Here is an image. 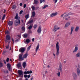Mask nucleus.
Listing matches in <instances>:
<instances>
[{"label":"nucleus","instance_id":"obj_1","mask_svg":"<svg viewBox=\"0 0 80 80\" xmlns=\"http://www.w3.org/2000/svg\"><path fill=\"white\" fill-rule=\"evenodd\" d=\"M11 37L9 35H7L6 36V39L5 40V43H8V45L6 46V49H8L10 46V43L11 42Z\"/></svg>","mask_w":80,"mask_h":80},{"label":"nucleus","instance_id":"obj_2","mask_svg":"<svg viewBox=\"0 0 80 80\" xmlns=\"http://www.w3.org/2000/svg\"><path fill=\"white\" fill-rule=\"evenodd\" d=\"M28 57V53L26 52L23 56V53H21L19 55V61H21L24 60V58H26Z\"/></svg>","mask_w":80,"mask_h":80},{"label":"nucleus","instance_id":"obj_3","mask_svg":"<svg viewBox=\"0 0 80 80\" xmlns=\"http://www.w3.org/2000/svg\"><path fill=\"white\" fill-rule=\"evenodd\" d=\"M58 44H59V43L58 42L56 45V49L57 50L56 52V55L57 56H58V55H59V45Z\"/></svg>","mask_w":80,"mask_h":80},{"label":"nucleus","instance_id":"obj_4","mask_svg":"<svg viewBox=\"0 0 80 80\" xmlns=\"http://www.w3.org/2000/svg\"><path fill=\"white\" fill-rule=\"evenodd\" d=\"M18 73L19 74V77H20L21 78H23V72L22 70H18Z\"/></svg>","mask_w":80,"mask_h":80},{"label":"nucleus","instance_id":"obj_5","mask_svg":"<svg viewBox=\"0 0 80 80\" xmlns=\"http://www.w3.org/2000/svg\"><path fill=\"white\" fill-rule=\"evenodd\" d=\"M72 76L74 80H76V79L77 78V74L75 72H73L72 73Z\"/></svg>","mask_w":80,"mask_h":80},{"label":"nucleus","instance_id":"obj_6","mask_svg":"<svg viewBox=\"0 0 80 80\" xmlns=\"http://www.w3.org/2000/svg\"><path fill=\"white\" fill-rule=\"evenodd\" d=\"M37 32L38 33H41V32H42V28L41 27L39 26L37 30Z\"/></svg>","mask_w":80,"mask_h":80},{"label":"nucleus","instance_id":"obj_7","mask_svg":"<svg viewBox=\"0 0 80 80\" xmlns=\"http://www.w3.org/2000/svg\"><path fill=\"white\" fill-rule=\"evenodd\" d=\"M58 14V13L56 12L54 13H52L50 15V17H55V16H56V15H57Z\"/></svg>","mask_w":80,"mask_h":80},{"label":"nucleus","instance_id":"obj_8","mask_svg":"<svg viewBox=\"0 0 80 80\" xmlns=\"http://www.w3.org/2000/svg\"><path fill=\"white\" fill-rule=\"evenodd\" d=\"M78 45L77 44V46H76L74 48V50L73 51V53H75V52H77L78 50Z\"/></svg>","mask_w":80,"mask_h":80},{"label":"nucleus","instance_id":"obj_9","mask_svg":"<svg viewBox=\"0 0 80 80\" xmlns=\"http://www.w3.org/2000/svg\"><path fill=\"white\" fill-rule=\"evenodd\" d=\"M59 29H60V28H58V26H55L53 29V31L54 32H57V30H59Z\"/></svg>","mask_w":80,"mask_h":80},{"label":"nucleus","instance_id":"obj_10","mask_svg":"<svg viewBox=\"0 0 80 80\" xmlns=\"http://www.w3.org/2000/svg\"><path fill=\"white\" fill-rule=\"evenodd\" d=\"M7 68H8V70H9V71H11V65H10V64L9 63H8L7 64Z\"/></svg>","mask_w":80,"mask_h":80},{"label":"nucleus","instance_id":"obj_11","mask_svg":"<svg viewBox=\"0 0 80 80\" xmlns=\"http://www.w3.org/2000/svg\"><path fill=\"white\" fill-rule=\"evenodd\" d=\"M25 51V48H20L19 52L21 53H23Z\"/></svg>","mask_w":80,"mask_h":80},{"label":"nucleus","instance_id":"obj_12","mask_svg":"<svg viewBox=\"0 0 80 80\" xmlns=\"http://www.w3.org/2000/svg\"><path fill=\"white\" fill-rule=\"evenodd\" d=\"M59 70H60L61 73H62V63H61V62L60 63L59 66Z\"/></svg>","mask_w":80,"mask_h":80},{"label":"nucleus","instance_id":"obj_13","mask_svg":"<svg viewBox=\"0 0 80 80\" xmlns=\"http://www.w3.org/2000/svg\"><path fill=\"white\" fill-rule=\"evenodd\" d=\"M70 25V22H67L64 26L65 28H67V27H69V26Z\"/></svg>","mask_w":80,"mask_h":80},{"label":"nucleus","instance_id":"obj_14","mask_svg":"<svg viewBox=\"0 0 80 80\" xmlns=\"http://www.w3.org/2000/svg\"><path fill=\"white\" fill-rule=\"evenodd\" d=\"M13 22L12 21H9L8 22V25L9 26H12L13 25Z\"/></svg>","mask_w":80,"mask_h":80},{"label":"nucleus","instance_id":"obj_15","mask_svg":"<svg viewBox=\"0 0 80 80\" xmlns=\"http://www.w3.org/2000/svg\"><path fill=\"white\" fill-rule=\"evenodd\" d=\"M74 29V27H72L71 28V32L70 33V35H72V33L73 32V30Z\"/></svg>","mask_w":80,"mask_h":80},{"label":"nucleus","instance_id":"obj_16","mask_svg":"<svg viewBox=\"0 0 80 80\" xmlns=\"http://www.w3.org/2000/svg\"><path fill=\"white\" fill-rule=\"evenodd\" d=\"M77 74L79 76L80 75V70L79 68H77Z\"/></svg>","mask_w":80,"mask_h":80},{"label":"nucleus","instance_id":"obj_17","mask_svg":"<svg viewBox=\"0 0 80 80\" xmlns=\"http://www.w3.org/2000/svg\"><path fill=\"white\" fill-rule=\"evenodd\" d=\"M35 16V12L33 11L32 13L31 18L34 17Z\"/></svg>","mask_w":80,"mask_h":80},{"label":"nucleus","instance_id":"obj_18","mask_svg":"<svg viewBox=\"0 0 80 80\" xmlns=\"http://www.w3.org/2000/svg\"><path fill=\"white\" fill-rule=\"evenodd\" d=\"M38 0H34L33 4H34V5H37V4H38Z\"/></svg>","mask_w":80,"mask_h":80},{"label":"nucleus","instance_id":"obj_19","mask_svg":"<svg viewBox=\"0 0 80 80\" xmlns=\"http://www.w3.org/2000/svg\"><path fill=\"white\" fill-rule=\"evenodd\" d=\"M15 23H18L19 24H20V20L19 19L18 20V21L17 20H16L15 21Z\"/></svg>","mask_w":80,"mask_h":80},{"label":"nucleus","instance_id":"obj_20","mask_svg":"<svg viewBox=\"0 0 80 80\" xmlns=\"http://www.w3.org/2000/svg\"><path fill=\"white\" fill-rule=\"evenodd\" d=\"M76 56L77 58L78 57H80V52H78V53L76 55Z\"/></svg>","mask_w":80,"mask_h":80},{"label":"nucleus","instance_id":"obj_21","mask_svg":"<svg viewBox=\"0 0 80 80\" xmlns=\"http://www.w3.org/2000/svg\"><path fill=\"white\" fill-rule=\"evenodd\" d=\"M18 13H16V16L14 18V19H16V20H18Z\"/></svg>","mask_w":80,"mask_h":80},{"label":"nucleus","instance_id":"obj_22","mask_svg":"<svg viewBox=\"0 0 80 80\" xmlns=\"http://www.w3.org/2000/svg\"><path fill=\"white\" fill-rule=\"evenodd\" d=\"M22 67L24 68H25V67H26V62H24L22 63Z\"/></svg>","mask_w":80,"mask_h":80},{"label":"nucleus","instance_id":"obj_23","mask_svg":"<svg viewBox=\"0 0 80 80\" xmlns=\"http://www.w3.org/2000/svg\"><path fill=\"white\" fill-rule=\"evenodd\" d=\"M33 22V19H31L28 22V23L31 24V23H32Z\"/></svg>","mask_w":80,"mask_h":80},{"label":"nucleus","instance_id":"obj_24","mask_svg":"<svg viewBox=\"0 0 80 80\" xmlns=\"http://www.w3.org/2000/svg\"><path fill=\"white\" fill-rule=\"evenodd\" d=\"M79 30V27L77 26L76 27V28L75 30V32H78V30Z\"/></svg>","mask_w":80,"mask_h":80},{"label":"nucleus","instance_id":"obj_25","mask_svg":"<svg viewBox=\"0 0 80 80\" xmlns=\"http://www.w3.org/2000/svg\"><path fill=\"white\" fill-rule=\"evenodd\" d=\"M17 66L18 68H20V67L22 66L20 63L17 64Z\"/></svg>","mask_w":80,"mask_h":80},{"label":"nucleus","instance_id":"obj_26","mask_svg":"<svg viewBox=\"0 0 80 80\" xmlns=\"http://www.w3.org/2000/svg\"><path fill=\"white\" fill-rule=\"evenodd\" d=\"M39 48V44H38V46H37V47L36 48V52H37V51L38 50V49Z\"/></svg>","mask_w":80,"mask_h":80},{"label":"nucleus","instance_id":"obj_27","mask_svg":"<svg viewBox=\"0 0 80 80\" xmlns=\"http://www.w3.org/2000/svg\"><path fill=\"white\" fill-rule=\"evenodd\" d=\"M4 73H8V71L7 70V69H5L3 71Z\"/></svg>","mask_w":80,"mask_h":80},{"label":"nucleus","instance_id":"obj_28","mask_svg":"<svg viewBox=\"0 0 80 80\" xmlns=\"http://www.w3.org/2000/svg\"><path fill=\"white\" fill-rule=\"evenodd\" d=\"M30 42V39H27L26 40V43H29V42Z\"/></svg>","mask_w":80,"mask_h":80},{"label":"nucleus","instance_id":"obj_29","mask_svg":"<svg viewBox=\"0 0 80 80\" xmlns=\"http://www.w3.org/2000/svg\"><path fill=\"white\" fill-rule=\"evenodd\" d=\"M31 8H32V10H35V7L34 6H32V7H31Z\"/></svg>","mask_w":80,"mask_h":80},{"label":"nucleus","instance_id":"obj_30","mask_svg":"<svg viewBox=\"0 0 80 80\" xmlns=\"http://www.w3.org/2000/svg\"><path fill=\"white\" fill-rule=\"evenodd\" d=\"M16 8H17V7L15 5H14L12 7V9H16Z\"/></svg>","mask_w":80,"mask_h":80},{"label":"nucleus","instance_id":"obj_31","mask_svg":"<svg viewBox=\"0 0 80 80\" xmlns=\"http://www.w3.org/2000/svg\"><path fill=\"white\" fill-rule=\"evenodd\" d=\"M25 18L26 19H28V18H29V14H27L25 16Z\"/></svg>","mask_w":80,"mask_h":80},{"label":"nucleus","instance_id":"obj_32","mask_svg":"<svg viewBox=\"0 0 80 80\" xmlns=\"http://www.w3.org/2000/svg\"><path fill=\"white\" fill-rule=\"evenodd\" d=\"M5 17H6V15L5 14H4L3 15V17L2 18V20H4V19H5Z\"/></svg>","mask_w":80,"mask_h":80},{"label":"nucleus","instance_id":"obj_33","mask_svg":"<svg viewBox=\"0 0 80 80\" xmlns=\"http://www.w3.org/2000/svg\"><path fill=\"white\" fill-rule=\"evenodd\" d=\"M7 52V51L6 50L3 51L2 53V55H5V53H6Z\"/></svg>","mask_w":80,"mask_h":80},{"label":"nucleus","instance_id":"obj_34","mask_svg":"<svg viewBox=\"0 0 80 80\" xmlns=\"http://www.w3.org/2000/svg\"><path fill=\"white\" fill-rule=\"evenodd\" d=\"M48 7V5H45L43 7H42V9H45V8H46V7Z\"/></svg>","mask_w":80,"mask_h":80},{"label":"nucleus","instance_id":"obj_35","mask_svg":"<svg viewBox=\"0 0 80 80\" xmlns=\"http://www.w3.org/2000/svg\"><path fill=\"white\" fill-rule=\"evenodd\" d=\"M57 74L59 77H60V72H58L57 73Z\"/></svg>","mask_w":80,"mask_h":80},{"label":"nucleus","instance_id":"obj_36","mask_svg":"<svg viewBox=\"0 0 80 80\" xmlns=\"http://www.w3.org/2000/svg\"><path fill=\"white\" fill-rule=\"evenodd\" d=\"M24 38H27L28 37V34H24Z\"/></svg>","mask_w":80,"mask_h":80},{"label":"nucleus","instance_id":"obj_37","mask_svg":"<svg viewBox=\"0 0 80 80\" xmlns=\"http://www.w3.org/2000/svg\"><path fill=\"white\" fill-rule=\"evenodd\" d=\"M30 48H31V45H30L27 48V50L28 51L30 50Z\"/></svg>","mask_w":80,"mask_h":80},{"label":"nucleus","instance_id":"obj_38","mask_svg":"<svg viewBox=\"0 0 80 80\" xmlns=\"http://www.w3.org/2000/svg\"><path fill=\"white\" fill-rule=\"evenodd\" d=\"M22 31H25V28H24V27L23 26L22 28Z\"/></svg>","mask_w":80,"mask_h":80},{"label":"nucleus","instance_id":"obj_39","mask_svg":"<svg viewBox=\"0 0 80 80\" xmlns=\"http://www.w3.org/2000/svg\"><path fill=\"white\" fill-rule=\"evenodd\" d=\"M5 33H7V34H9V33H10V32L8 31H7L5 32Z\"/></svg>","mask_w":80,"mask_h":80},{"label":"nucleus","instance_id":"obj_40","mask_svg":"<svg viewBox=\"0 0 80 80\" xmlns=\"http://www.w3.org/2000/svg\"><path fill=\"white\" fill-rule=\"evenodd\" d=\"M37 27V24H35L34 25V29H35Z\"/></svg>","mask_w":80,"mask_h":80},{"label":"nucleus","instance_id":"obj_41","mask_svg":"<svg viewBox=\"0 0 80 80\" xmlns=\"http://www.w3.org/2000/svg\"><path fill=\"white\" fill-rule=\"evenodd\" d=\"M32 28V26L30 25L29 27H28V28L29 29V30H30V29H31V28Z\"/></svg>","mask_w":80,"mask_h":80},{"label":"nucleus","instance_id":"obj_42","mask_svg":"<svg viewBox=\"0 0 80 80\" xmlns=\"http://www.w3.org/2000/svg\"><path fill=\"white\" fill-rule=\"evenodd\" d=\"M3 67V64L2 63L0 62V68L2 67Z\"/></svg>","mask_w":80,"mask_h":80},{"label":"nucleus","instance_id":"obj_43","mask_svg":"<svg viewBox=\"0 0 80 80\" xmlns=\"http://www.w3.org/2000/svg\"><path fill=\"white\" fill-rule=\"evenodd\" d=\"M23 10H21L19 12V14L20 15H21V14H22V13H23Z\"/></svg>","mask_w":80,"mask_h":80},{"label":"nucleus","instance_id":"obj_44","mask_svg":"<svg viewBox=\"0 0 80 80\" xmlns=\"http://www.w3.org/2000/svg\"><path fill=\"white\" fill-rule=\"evenodd\" d=\"M6 61L7 62H8V61H9V58H8L6 60Z\"/></svg>","mask_w":80,"mask_h":80},{"label":"nucleus","instance_id":"obj_45","mask_svg":"<svg viewBox=\"0 0 80 80\" xmlns=\"http://www.w3.org/2000/svg\"><path fill=\"white\" fill-rule=\"evenodd\" d=\"M26 6H27L26 4H24L23 6L24 8H26Z\"/></svg>","mask_w":80,"mask_h":80},{"label":"nucleus","instance_id":"obj_46","mask_svg":"<svg viewBox=\"0 0 80 80\" xmlns=\"http://www.w3.org/2000/svg\"><path fill=\"white\" fill-rule=\"evenodd\" d=\"M69 15H68V14H66L65 16H64V17H68V16H69Z\"/></svg>","mask_w":80,"mask_h":80},{"label":"nucleus","instance_id":"obj_47","mask_svg":"<svg viewBox=\"0 0 80 80\" xmlns=\"http://www.w3.org/2000/svg\"><path fill=\"white\" fill-rule=\"evenodd\" d=\"M30 77H31V75L29 74L28 76L27 77H28V78H30Z\"/></svg>","mask_w":80,"mask_h":80},{"label":"nucleus","instance_id":"obj_48","mask_svg":"<svg viewBox=\"0 0 80 80\" xmlns=\"http://www.w3.org/2000/svg\"><path fill=\"white\" fill-rule=\"evenodd\" d=\"M53 1H54L55 3H57V1H58V0H52Z\"/></svg>","mask_w":80,"mask_h":80},{"label":"nucleus","instance_id":"obj_49","mask_svg":"<svg viewBox=\"0 0 80 80\" xmlns=\"http://www.w3.org/2000/svg\"><path fill=\"white\" fill-rule=\"evenodd\" d=\"M27 74V72H26V71H25L24 72V75H26V74Z\"/></svg>","mask_w":80,"mask_h":80},{"label":"nucleus","instance_id":"obj_50","mask_svg":"<svg viewBox=\"0 0 80 80\" xmlns=\"http://www.w3.org/2000/svg\"><path fill=\"white\" fill-rule=\"evenodd\" d=\"M28 75H24V77H25V78H27L28 77Z\"/></svg>","mask_w":80,"mask_h":80},{"label":"nucleus","instance_id":"obj_51","mask_svg":"<svg viewBox=\"0 0 80 80\" xmlns=\"http://www.w3.org/2000/svg\"><path fill=\"white\" fill-rule=\"evenodd\" d=\"M33 73V72H32V71L30 70L29 71V73Z\"/></svg>","mask_w":80,"mask_h":80},{"label":"nucleus","instance_id":"obj_52","mask_svg":"<svg viewBox=\"0 0 80 80\" xmlns=\"http://www.w3.org/2000/svg\"><path fill=\"white\" fill-rule=\"evenodd\" d=\"M69 15H72V13L71 12H70L68 13Z\"/></svg>","mask_w":80,"mask_h":80},{"label":"nucleus","instance_id":"obj_53","mask_svg":"<svg viewBox=\"0 0 80 80\" xmlns=\"http://www.w3.org/2000/svg\"><path fill=\"white\" fill-rule=\"evenodd\" d=\"M32 42H34V41H35V38H33L32 39Z\"/></svg>","mask_w":80,"mask_h":80},{"label":"nucleus","instance_id":"obj_54","mask_svg":"<svg viewBox=\"0 0 80 80\" xmlns=\"http://www.w3.org/2000/svg\"><path fill=\"white\" fill-rule=\"evenodd\" d=\"M12 40L13 43H14V40H13V38H12Z\"/></svg>","mask_w":80,"mask_h":80},{"label":"nucleus","instance_id":"obj_55","mask_svg":"<svg viewBox=\"0 0 80 80\" xmlns=\"http://www.w3.org/2000/svg\"><path fill=\"white\" fill-rule=\"evenodd\" d=\"M19 5H20V7H22V3H20Z\"/></svg>","mask_w":80,"mask_h":80},{"label":"nucleus","instance_id":"obj_56","mask_svg":"<svg viewBox=\"0 0 80 80\" xmlns=\"http://www.w3.org/2000/svg\"><path fill=\"white\" fill-rule=\"evenodd\" d=\"M27 74H30L29 71H27Z\"/></svg>","mask_w":80,"mask_h":80},{"label":"nucleus","instance_id":"obj_57","mask_svg":"<svg viewBox=\"0 0 80 80\" xmlns=\"http://www.w3.org/2000/svg\"><path fill=\"white\" fill-rule=\"evenodd\" d=\"M43 2L42 1V0H40V3H42Z\"/></svg>","mask_w":80,"mask_h":80},{"label":"nucleus","instance_id":"obj_58","mask_svg":"<svg viewBox=\"0 0 80 80\" xmlns=\"http://www.w3.org/2000/svg\"><path fill=\"white\" fill-rule=\"evenodd\" d=\"M3 62L5 64H6V61H5V60H4Z\"/></svg>","mask_w":80,"mask_h":80},{"label":"nucleus","instance_id":"obj_59","mask_svg":"<svg viewBox=\"0 0 80 80\" xmlns=\"http://www.w3.org/2000/svg\"><path fill=\"white\" fill-rule=\"evenodd\" d=\"M74 7L75 8H77V7H78V6H77V5H75L74 6Z\"/></svg>","mask_w":80,"mask_h":80},{"label":"nucleus","instance_id":"obj_60","mask_svg":"<svg viewBox=\"0 0 80 80\" xmlns=\"http://www.w3.org/2000/svg\"><path fill=\"white\" fill-rule=\"evenodd\" d=\"M12 49V47L10 46V48L9 49V50L10 51Z\"/></svg>","mask_w":80,"mask_h":80},{"label":"nucleus","instance_id":"obj_61","mask_svg":"<svg viewBox=\"0 0 80 80\" xmlns=\"http://www.w3.org/2000/svg\"><path fill=\"white\" fill-rule=\"evenodd\" d=\"M64 15V14H63L62 15H61V17H63V16Z\"/></svg>","mask_w":80,"mask_h":80},{"label":"nucleus","instance_id":"obj_62","mask_svg":"<svg viewBox=\"0 0 80 80\" xmlns=\"http://www.w3.org/2000/svg\"><path fill=\"white\" fill-rule=\"evenodd\" d=\"M53 55L54 57H55V54H54V53H53Z\"/></svg>","mask_w":80,"mask_h":80},{"label":"nucleus","instance_id":"obj_63","mask_svg":"<svg viewBox=\"0 0 80 80\" xmlns=\"http://www.w3.org/2000/svg\"><path fill=\"white\" fill-rule=\"evenodd\" d=\"M33 80V77H32V78H31V80Z\"/></svg>","mask_w":80,"mask_h":80},{"label":"nucleus","instance_id":"obj_64","mask_svg":"<svg viewBox=\"0 0 80 80\" xmlns=\"http://www.w3.org/2000/svg\"><path fill=\"white\" fill-rule=\"evenodd\" d=\"M65 20H68V18H65Z\"/></svg>","mask_w":80,"mask_h":80}]
</instances>
